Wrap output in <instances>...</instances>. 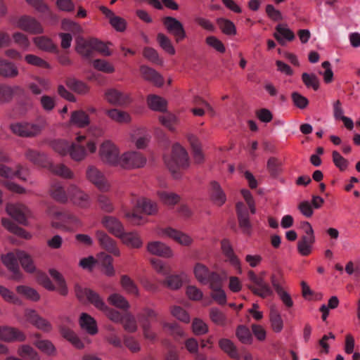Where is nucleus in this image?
<instances>
[{
	"mask_svg": "<svg viewBox=\"0 0 360 360\" xmlns=\"http://www.w3.org/2000/svg\"><path fill=\"white\" fill-rule=\"evenodd\" d=\"M98 142L94 136L87 137L78 133L74 141L65 139L55 140L51 143L53 150L61 156L69 155L75 162H82L89 155L96 153Z\"/></svg>",
	"mask_w": 360,
	"mask_h": 360,
	"instance_id": "nucleus-1",
	"label": "nucleus"
},
{
	"mask_svg": "<svg viewBox=\"0 0 360 360\" xmlns=\"http://www.w3.org/2000/svg\"><path fill=\"white\" fill-rule=\"evenodd\" d=\"M45 117H39L34 122H18L10 125L11 131L22 137H34L39 135L47 126Z\"/></svg>",
	"mask_w": 360,
	"mask_h": 360,
	"instance_id": "nucleus-2",
	"label": "nucleus"
},
{
	"mask_svg": "<svg viewBox=\"0 0 360 360\" xmlns=\"http://www.w3.org/2000/svg\"><path fill=\"white\" fill-rule=\"evenodd\" d=\"M46 215L51 221V226L56 229L70 231L72 227L82 225L81 220L78 217L67 214L53 207H49Z\"/></svg>",
	"mask_w": 360,
	"mask_h": 360,
	"instance_id": "nucleus-3",
	"label": "nucleus"
},
{
	"mask_svg": "<svg viewBox=\"0 0 360 360\" xmlns=\"http://www.w3.org/2000/svg\"><path fill=\"white\" fill-rule=\"evenodd\" d=\"M98 140L96 137H94ZM98 143V141H97ZM98 155L100 160L105 165L117 167L120 157L119 146L110 139H104L97 146Z\"/></svg>",
	"mask_w": 360,
	"mask_h": 360,
	"instance_id": "nucleus-4",
	"label": "nucleus"
},
{
	"mask_svg": "<svg viewBox=\"0 0 360 360\" xmlns=\"http://www.w3.org/2000/svg\"><path fill=\"white\" fill-rule=\"evenodd\" d=\"M165 162L175 179L180 177L176 172V169H186L189 165L188 155L186 149L179 143H174L172 146V155L165 160Z\"/></svg>",
	"mask_w": 360,
	"mask_h": 360,
	"instance_id": "nucleus-5",
	"label": "nucleus"
},
{
	"mask_svg": "<svg viewBox=\"0 0 360 360\" xmlns=\"http://www.w3.org/2000/svg\"><path fill=\"white\" fill-rule=\"evenodd\" d=\"M146 164V158L139 152L136 150H127L121 153L117 167L132 169L144 167Z\"/></svg>",
	"mask_w": 360,
	"mask_h": 360,
	"instance_id": "nucleus-6",
	"label": "nucleus"
},
{
	"mask_svg": "<svg viewBox=\"0 0 360 360\" xmlns=\"http://www.w3.org/2000/svg\"><path fill=\"white\" fill-rule=\"evenodd\" d=\"M302 227L304 231V234L297 243V250L301 255L307 256L312 252L316 238L314 229L309 222H303Z\"/></svg>",
	"mask_w": 360,
	"mask_h": 360,
	"instance_id": "nucleus-7",
	"label": "nucleus"
},
{
	"mask_svg": "<svg viewBox=\"0 0 360 360\" xmlns=\"http://www.w3.org/2000/svg\"><path fill=\"white\" fill-rule=\"evenodd\" d=\"M75 292L77 297L81 301H88L102 312L108 310V306L97 292L80 286H76Z\"/></svg>",
	"mask_w": 360,
	"mask_h": 360,
	"instance_id": "nucleus-8",
	"label": "nucleus"
},
{
	"mask_svg": "<svg viewBox=\"0 0 360 360\" xmlns=\"http://www.w3.org/2000/svg\"><path fill=\"white\" fill-rule=\"evenodd\" d=\"M75 206L86 209L91 206V200L87 193L75 184H70L68 189V200Z\"/></svg>",
	"mask_w": 360,
	"mask_h": 360,
	"instance_id": "nucleus-9",
	"label": "nucleus"
},
{
	"mask_svg": "<svg viewBox=\"0 0 360 360\" xmlns=\"http://www.w3.org/2000/svg\"><path fill=\"white\" fill-rule=\"evenodd\" d=\"M193 273L196 280L202 284L215 283L219 281L220 275L210 271L208 267L201 262H196L193 268Z\"/></svg>",
	"mask_w": 360,
	"mask_h": 360,
	"instance_id": "nucleus-10",
	"label": "nucleus"
},
{
	"mask_svg": "<svg viewBox=\"0 0 360 360\" xmlns=\"http://www.w3.org/2000/svg\"><path fill=\"white\" fill-rule=\"evenodd\" d=\"M13 25L30 34H38L44 32L41 24L37 19L29 15H22L14 20Z\"/></svg>",
	"mask_w": 360,
	"mask_h": 360,
	"instance_id": "nucleus-11",
	"label": "nucleus"
},
{
	"mask_svg": "<svg viewBox=\"0 0 360 360\" xmlns=\"http://www.w3.org/2000/svg\"><path fill=\"white\" fill-rule=\"evenodd\" d=\"M158 235L161 238H168L182 246H191L193 238L188 233L172 227H166L158 230Z\"/></svg>",
	"mask_w": 360,
	"mask_h": 360,
	"instance_id": "nucleus-12",
	"label": "nucleus"
},
{
	"mask_svg": "<svg viewBox=\"0 0 360 360\" xmlns=\"http://www.w3.org/2000/svg\"><path fill=\"white\" fill-rule=\"evenodd\" d=\"M86 179L101 191H108L110 184L103 173L96 166L89 165L85 172Z\"/></svg>",
	"mask_w": 360,
	"mask_h": 360,
	"instance_id": "nucleus-13",
	"label": "nucleus"
},
{
	"mask_svg": "<svg viewBox=\"0 0 360 360\" xmlns=\"http://www.w3.org/2000/svg\"><path fill=\"white\" fill-rule=\"evenodd\" d=\"M104 98L108 103L116 106H125L131 101L129 94L114 88L105 90Z\"/></svg>",
	"mask_w": 360,
	"mask_h": 360,
	"instance_id": "nucleus-14",
	"label": "nucleus"
},
{
	"mask_svg": "<svg viewBox=\"0 0 360 360\" xmlns=\"http://www.w3.org/2000/svg\"><path fill=\"white\" fill-rule=\"evenodd\" d=\"M1 262L6 269L12 274V278L18 281L22 278V274L20 271L18 263L17 252H8L2 255L1 257Z\"/></svg>",
	"mask_w": 360,
	"mask_h": 360,
	"instance_id": "nucleus-15",
	"label": "nucleus"
},
{
	"mask_svg": "<svg viewBox=\"0 0 360 360\" xmlns=\"http://www.w3.org/2000/svg\"><path fill=\"white\" fill-rule=\"evenodd\" d=\"M163 25L166 30L176 37V41H179L186 36L182 23L173 17H165L162 19Z\"/></svg>",
	"mask_w": 360,
	"mask_h": 360,
	"instance_id": "nucleus-16",
	"label": "nucleus"
},
{
	"mask_svg": "<svg viewBox=\"0 0 360 360\" xmlns=\"http://www.w3.org/2000/svg\"><path fill=\"white\" fill-rule=\"evenodd\" d=\"M97 240L101 247L115 256H120L121 252L117 242L103 231L96 232Z\"/></svg>",
	"mask_w": 360,
	"mask_h": 360,
	"instance_id": "nucleus-17",
	"label": "nucleus"
},
{
	"mask_svg": "<svg viewBox=\"0 0 360 360\" xmlns=\"http://www.w3.org/2000/svg\"><path fill=\"white\" fill-rule=\"evenodd\" d=\"M147 251L153 255L171 258L174 257V252L172 248L166 243L153 240L148 243L146 245Z\"/></svg>",
	"mask_w": 360,
	"mask_h": 360,
	"instance_id": "nucleus-18",
	"label": "nucleus"
},
{
	"mask_svg": "<svg viewBox=\"0 0 360 360\" xmlns=\"http://www.w3.org/2000/svg\"><path fill=\"white\" fill-rule=\"evenodd\" d=\"M6 212L20 224H27V216L30 214V210L25 205L22 204H9L6 207Z\"/></svg>",
	"mask_w": 360,
	"mask_h": 360,
	"instance_id": "nucleus-19",
	"label": "nucleus"
},
{
	"mask_svg": "<svg viewBox=\"0 0 360 360\" xmlns=\"http://www.w3.org/2000/svg\"><path fill=\"white\" fill-rule=\"evenodd\" d=\"M157 313L153 309L148 308L145 309L143 314L139 316L144 336L147 339L153 340L155 337V334L150 329V323L148 319H155Z\"/></svg>",
	"mask_w": 360,
	"mask_h": 360,
	"instance_id": "nucleus-20",
	"label": "nucleus"
},
{
	"mask_svg": "<svg viewBox=\"0 0 360 360\" xmlns=\"http://www.w3.org/2000/svg\"><path fill=\"white\" fill-rule=\"evenodd\" d=\"M101 224L111 234L117 238L124 231L122 223L115 217H104L101 220Z\"/></svg>",
	"mask_w": 360,
	"mask_h": 360,
	"instance_id": "nucleus-21",
	"label": "nucleus"
},
{
	"mask_svg": "<svg viewBox=\"0 0 360 360\" xmlns=\"http://www.w3.org/2000/svg\"><path fill=\"white\" fill-rule=\"evenodd\" d=\"M236 212L240 229L244 233L250 234L252 225L250 221L248 211L243 202L236 203Z\"/></svg>",
	"mask_w": 360,
	"mask_h": 360,
	"instance_id": "nucleus-22",
	"label": "nucleus"
},
{
	"mask_svg": "<svg viewBox=\"0 0 360 360\" xmlns=\"http://www.w3.org/2000/svg\"><path fill=\"white\" fill-rule=\"evenodd\" d=\"M248 288L256 295L262 298H266L273 295L274 292L271 287L264 279L259 277L252 284L248 285Z\"/></svg>",
	"mask_w": 360,
	"mask_h": 360,
	"instance_id": "nucleus-23",
	"label": "nucleus"
},
{
	"mask_svg": "<svg viewBox=\"0 0 360 360\" xmlns=\"http://www.w3.org/2000/svg\"><path fill=\"white\" fill-rule=\"evenodd\" d=\"M131 205L136 210H141L146 214H154L158 212V205L145 198H136L131 200Z\"/></svg>",
	"mask_w": 360,
	"mask_h": 360,
	"instance_id": "nucleus-24",
	"label": "nucleus"
},
{
	"mask_svg": "<svg viewBox=\"0 0 360 360\" xmlns=\"http://www.w3.org/2000/svg\"><path fill=\"white\" fill-rule=\"evenodd\" d=\"M129 139L138 149L145 148L149 141V137L146 130L141 128L132 129L129 133Z\"/></svg>",
	"mask_w": 360,
	"mask_h": 360,
	"instance_id": "nucleus-25",
	"label": "nucleus"
},
{
	"mask_svg": "<svg viewBox=\"0 0 360 360\" xmlns=\"http://www.w3.org/2000/svg\"><path fill=\"white\" fill-rule=\"evenodd\" d=\"M101 10L106 18H108L110 24L116 31L123 32L125 30L127 22L124 18L115 15L112 11L106 7L102 6L101 7Z\"/></svg>",
	"mask_w": 360,
	"mask_h": 360,
	"instance_id": "nucleus-26",
	"label": "nucleus"
},
{
	"mask_svg": "<svg viewBox=\"0 0 360 360\" xmlns=\"http://www.w3.org/2000/svg\"><path fill=\"white\" fill-rule=\"evenodd\" d=\"M210 199L217 206H222L226 201V195L220 184L212 181L210 184Z\"/></svg>",
	"mask_w": 360,
	"mask_h": 360,
	"instance_id": "nucleus-27",
	"label": "nucleus"
},
{
	"mask_svg": "<svg viewBox=\"0 0 360 360\" xmlns=\"http://www.w3.org/2000/svg\"><path fill=\"white\" fill-rule=\"evenodd\" d=\"M122 243L131 248H140L143 245V240L137 232H126L125 230L118 238Z\"/></svg>",
	"mask_w": 360,
	"mask_h": 360,
	"instance_id": "nucleus-28",
	"label": "nucleus"
},
{
	"mask_svg": "<svg viewBox=\"0 0 360 360\" xmlns=\"http://www.w3.org/2000/svg\"><path fill=\"white\" fill-rule=\"evenodd\" d=\"M0 339L7 342L23 341L25 339V335L16 328L0 327Z\"/></svg>",
	"mask_w": 360,
	"mask_h": 360,
	"instance_id": "nucleus-29",
	"label": "nucleus"
},
{
	"mask_svg": "<svg viewBox=\"0 0 360 360\" xmlns=\"http://www.w3.org/2000/svg\"><path fill=\"white\" fill-rule=\"evenodd\" d=\"M221 250L229 263L238 271L239 274H242L240 261L234 254L229 240H223L221 241Z\"/></svg>",
	"mask_w": 360,
	"mask_h": 360,
	"instance_id": "nucleus-30",
	"label": "nucleus"
},
{
	"mask_svg": "<svg viewBox=\"0 0 360 360\" xmlns=\"http://www.w3.org/2000/svg\"><path fill=\"white\" fill-rule=\"evenodd\" d=\"M140 71L145 80L153 83L157 86H161L163 84L162 76L154 69L146 65H141Z\"/></svg>",
	"mask_w": 360,
	"mask_h": 360,
	"instance_id": "nucleus-31",
	"label": "nucleus"
},
{
	"mask_svg": "<svg viewBox=\"0 0 360 360\" xmlns=\"http://www.w3.org/2000/svg\"><path fill=\"white\" fill-rule=\"evenodd\" d=\"M90 124L89 116L83 110L72 112L70 118V124L78 128H85Z\"/></svg>",
	"mask_w": 360,
	"mask_h": 360,
	"instance_id": "nucleus-32",
	"label": "nucleus"
},
{
	"mask_svg": "<svg viewBox=\"0 0 360 360\" xmlns=\"http://www.w3.org/2000/svg\"><path fill=\"white\" fill-rule=\"evenodd\" d=\"M222 278L219 277V281L215 283H210V288L212 290L210 293L211 297L219 304H224L226 302V295L221 288Z\"/></svg>",
	"mask_w": 360,
	"mask_h": 360,
	"instance_id": "nucleus-33",
	"label": "nucleus"
},
{
	"mask_svg": "<svg viewBox=\"0 0 360 360\" xmlns=\"http://www.w3.org/2000/svg\"><path fill=\"white\" fill-rule=\"evenodd\" d=\"M188 142L193 149V158L195 163L200 164L205 160V155L201 149V145L198 139L194 134L187 136Z\"/></svg>",
	"mask_w": 360,
	"mask_h": 360,
	"instance_id": "nucleus-34",
	"label": "nucleus"
},
{
	"mask_svg": "<svg viewBox=\"0 0 360 360\" xmlns=\"http://www.w3.org/2000/svg\"><path fill=\"white\" fill-rule=\"evenodd\" d=\"M269 321L271 328L276 333H281L284 327V322L281 313L276 307L272 306L270 308Z\"/></svg>",
	"mask_w": 360,
	"mask_h": 360,
	"instance_id": "nucleus-35",
	"label": "nucleus"
},
{
	"mask_svg": "<svg viewBox=\"0 0 360 360\" xmlns=\"http://www.w3.org/2000/svg\"><path fill=\"white\" fill-rule=\"evenodd\" d=\"M276 30L274 37L282 45H284L287 41H292L295 39L293 32L285 25H277Z\"/></svg>",
	"mask_w": 360,
	"mask_h": 360,
	"instance_id": "nucleus-36",
	"label": "nucleus"
},
{
	"mask_svg": "<svg viewBox=\"0 0 360 360\" xmlns=\"http://www.w3.org/2000/svg\"><path fill=\"white\" fill-rule=\"evenodd\" d=\"M105 114L111 120L120 124H127L131 121V117L127 112L117 108L105 110Z\"/></svg>",
	"mask_w": 360,
	"mask_h": 360,
	"instance_id": "nucleus-37",
	"label": "nucleus"
},
{
	"mask_svg": "<svg viewBox=\"0 0 360 360\" xmlns=\"http://www.w3.org/2000/svg\"><path fill=\"white\" fill-rule=\"evenodd\" d=\"M26 158L42 167H47L50 165V162L46 155L34 150H28L25 153Z\"/></svg>",
	"mask_w": 360,
	"mask_h": 360,
	"instance_id": "nucleus-38",
	"label": "nucleus"
},
{
	"mask_svg": "<svg viewBox=\"0 0 360 360\" xmlns=\"http://www.w3.org/2000/svg\"><path fill=\"white\" fill-rule=\"evenodd\" d=\"M219 347L224 351L232 359L239 360L240 354L238 352L237 347L233 341L228 338H221L219 340Z\"/></svg>",
	"mask_w": 360,
	"mask_h": 360,
	"instance_id": "nucleus-39",
	"label": "nucleus"
},
{
	"mask_svg": "<svg viewBox=\"0 0 360 360\" xmlns=\"http://www.w3.org/2000/svg\"><path fill=\"white\" fill-rule=\"evenodd\" d=\"M18 70L16 65L4 59L0 60V76L6 78H13L18 75Z\"/></svg>",
	"mask_w": 360,
	"mask_h": 360,
	"instance_id": "nucleus-40",
	"label": "nucleus"
},
{
	"mask_svg": "<svg viewBox=\"0 0 360 360\" xmlns=\"http://www.w3.org/2000/svg\"><path fill=\"white\" fill-rule=\"evenodd\" d=\"M79 324L81 328L90 335H95L98 332L95 319L86 313L82 314Z\"/></svg>",
	"mask_w": 360,
	"mask_h": 360,
	"instance_id": "nucleus-41",
	"label": "nucleus"
},
{
	"mask_svg": "<svg viewBox=\"0 0 360 360\" xmlns=\"http://www.w3.org/2000/svg\"><path fill=\"white\" fill-rule=\"evenodd\" d=\"M18 259L22 269L27 273H34L36 271V266L32 257L25 252L17 251Z\"/></svg>",
	"mask_w": 360,
	"mask_h": 360,
	"instance_id": "nucleus-42",
	"label": "nucleus"
},
{
	"mask_svg": "<svg viewBox=\"0 0 360 360\" xmlns=\"http://www.w3.org/2000/svg\"><path fill=\"white\" fill-rule=\"evenodd\" d=\"M147 103L149 108L154 111L165 112L167 110V101L157 95H149L147 98Z\"/></svg>",
	"mask_w": 360,
	"mask_h": 360,
	"instance_id": "nucleus-43",
	"label": "nucleus"
},
{
	"mask_svg": "<svg viewBox=\"0 0 360 360\" xmlns=\"http://www.w3.org/2000/svg\"><path fill=\"white\" fill-rule=\"evenodd\" d=\"M96 263L104 269V272L108 276L114 274V268L112 265V258L105 252H100L97 255Z\"/></svg>",
	"mask_w": 360,
	"mask_h": 360,
	"instance_id": "nucleus-44",
	"label": "nucleus"
},
{
	"mask_svg": "<svg viewBox=\"0 0 360 360\" xmlns=\"http://www.w3.org/2000/svg\"><path fill=\"white\" fill-rule=\"evenodd\" d=\"M209 316L211 321L219 326H225L229 322L226 314L217 307L210 309Z\"/></svg>",
	"mask_w": 360,
	"mask_h": 360,
	"instance_id": "nucleus-45",
	"label": "nucleus"
},
{
	"mask_svg": "<svg viewBox=\"0 0 360 360\" xmlns=\"http://www.w3.org/2000/svg\"><path fill=\"white\" fill-rule=\"evenodd\" d=\"M76 51L80 55L85 58H89L92 56L94 48L92 39L89 40H84L83 38H78L77 39Z\"/></svg>",
	"mask_w": 360,
	"mask_h": 360,
	"instance_id": "nucleus-46",
	"label": "nucleus"
},
{
	"mask_svg": "<svg viewBox=\"0 0 360 360\" xmlns=\"http://www.w3.org/2000/svg\"><path fill=\"white\" fill-rule=\"evenodd\" d=\"M32 41L35 46L41 51L51 52L56 49V46L52 40L45 36L34 37Z\"/></svg>",
	"mask_w": 360,
	"mask_h": 360,
	"instance_id": "nucleus-47",
	"label": "nucleus"
},
{
	"mask_svg": "<svg viewBox=\"0 0 360 360\" xmlns=\"http://www.w3.org/2000/svg\"><path fill=\"white\" fill-rule=\"evenodd\" d=\"M49 167H50L52 173L62 178L72 179L75 177L74 172L64 164L50 165Z\"/></svg>",
	"mask_w": 360,
	"mask_h": 360,
	"instance_id": "nucleus-48",
	"label": "nucleus"
},
{
	"mask_svg": "<svg viewBox=\"0 0 360 360\" xmlns=\"http://www.w3.org/2000/svg\"><path fill=\"white\" fill-rule=\"evenodd\" d=\"M236 336L243 344L251 345L253 342V338L249 328L245 326H238L236 330Z\"/></svg>",
	"mask_w": 360,
	"mask_h": 360,
	"instance_id": "nucleus-49",
	"label": "nucleus"
},
{
	"mask_svg": "<svg viewBox=\"0 0 360 360\" xmlns=\"http://www.w3.org/2000/svg\"><path fill=\"white\" fill-rule=\"evenodd\" d=\"M16 291L18 294L24 296L26 299L30 300L33 302L39 300L40 295L38 292L27 285H18L16 287Z\"/></svg>",
	"mask_w": 360,
	"mask_h": 360,
	"instance_id": "nucleus-50",
	"label": "nucleus"
},
{
	"mask_svg": "<svg viewBox=\"0 0 360 360\" xmlns=\"http://www.w3.org/2000/svg\"><path fill=\"white\" fill-rule=\"evenodd\" d=\"M50 194L58 202H65L68 201V193L60 184H53L51 186Z\"/></svg>",
	"mask_w": 360,
	"mask_h": 360,
	"instance_id": "nucleus-51",
	"label": "nucleus"
},
{
	"mask_svg": "<svg viewBox=\"0 0 360 360\" xmlns=\"http://www.w3.org/2000/svg\"><path fill=\"white\" fill-rule=\"evenodd\" d=\"M108 300L110 304L117 308L124 310H127L129 308V304L128 301L123 295L119 293L111 294L108 297Z\"/></svg>",
	"mask_w": 360,
	"mask_h": 360,
	"instance_id": "nucleus-52",
	"label": "nucleus"
},
{
	"mask_svg": "<svg viewBox=\"0 0 360 360\" xmlns=\"http://www.w3.org/2000/svg\"><path fill=\"white\" fill-rule=\"evenodd\" d=\"M157 41L160 46L168 54L174 55L176 50L170 40V39L162 33L158 34Z\"/></svg>",
	"mask_w": 360,
	"mask_h": 360,
	"instance_id": "nucleus-53",
	"label": "nucleus"
},
{
	"mask_svg": "<svg viewBox=\"0 0 360 360\" xmlns=\"http://www.w3.org/2000/svg\"><path fill=\"white\" fill-rule=\"evenodd\" d=\"M34 344L39 350L48 355H55L56 353V347L48 340H37Z\"/></svg>",
	"mask_w": 360,
	"mask_h": 360,
	"instance_id": "nucleus-54",
	"label": "nucleus"
},
{
	"mask_svg": "<svg viewBox=\"0 0 360 360\" xmlns=\"http://www.w3.org/2000/svg\"><path fill=\"white\" fill-rule=\"evenodd\" d=\"M49 274L57 282L58 290L60 294L66 295L68 292V290L63 276L57 270L53 269L49 270Z\"/></svg>",
	"mask_w": 360,
	"mask_h": 360,
	"instance_id": "nucleus-55",
	"label": "nucleus"
},
{
	"mask_svg": "<svg viewBox=\"0 0 360 360\" xmlns=\"http://www.w3.org/2000/svg\"><path fill=\"white\" fill-rule=\"evenodd\" d=\"M94 68L104 73H113L115 70L114 65L110 62L103 59H96L92 61Z\"/></svg>",
	"mask_w": 360,
	"mask_h": 360,
	"instance_id": "nucleus-56",
	"label": "nucleus"
},
{
	"mask_svg": "<svg viewBox=\"0 0 360 360\" xmlns=\"http://www.w3.org/2000/svg\"><path fill=\"white\" fill-rule=\"evenodd\" d=\"M49 82L45 79L37 78L36 80L30 84L29 87L32 92L34 94H40L44 91L49 89Z\"/></svg>",
	"mask_w": 360,
	"mask_h": 360,
	"instance_id": "nucleus-57",
	"label": "nucleus"
},
{
	"mask_svg": "<svg viewBox=\"0 0 360 360\" xmlns=\"http://www.w3.org/2000/svg\"><path fill=\"white\" fill-rule=\"evenodd\" d=\"M0 295L7 302L13 303L18 305H22V300L17 297L11 290L8 288L0 285Z\"/></svg>",
	"mask_w": 360,
	"mask_h": 360,
	"instance_id": "nucleus-58",
	"label": "nucleus"
},
{
	"mask_svg": "<svg viewBox=\"0 0 360 360\" xmlns=\"http://www.w3.org/2000/svg\"><path fill=\"white\" fill-rule=\"evenodd\" d=\"M12 40L22 50H29L30 42L28 37L25 34L20 32H15L12 35Z\"/></svg>",
	"mask_w": 360,
	"mask_h": 360,
	"instance_id": "nucleus-59",
	"label": "nucleus"
},
{
	"mask_svg": "<svg viewBox=\"0 0 360 360\" xmlns=\"http://www.w3.org/2000/svg\"><path fill=\"white\" fill-rule=\"evenodd\" d=\"M121 285L123 290L128 294L139 295V290L134 281L127 276H122Z\"/></svg>",
	"mask_w": 360,
	"mask_h": 360,
	"instance_id": "nucleus-60",
	"label": "nucleus"
},
{
	"mask_svg": "<svg viewBox=\"0 0 360 360\" xmlns=\"http://www.w3.org/2000/svg\"><path fill=\"white\" fill-rule=\"evenodd\" d=\"M217 23L224 34L226 35H235L236 34V26L231 20L225 18H219Z\"/></svg>",
	"mask_w": 360,
	"mask_h": 360,
	"instance_id": "nucleus-61",
	"label": "nucleus"
},
{
	"mask_svg": "<svg viewBox=\"0 0 360 360\" xmlns=\"http://www.w3.org/2000/svg\"><path fill=\"white\" fill-rule=\"evenodd\" d=\"M158 195L161 201L167 205H174L180 200V196L172 192L160 191Z\"/></svg>",
	"mask_w": 360,
	"mask_h": 360,
	"instance_id": "nucleus-62",
	"label": "nucleus"
},
{
	"mask_svg": "<svg viewBox=\"0 0 360 360\" xmlns=\"http://www.w3.org/2000/svg\"><path fill=\"white\" fill-rule=\"evenodd\" d=\"M17 86L0 84V104L8 102L13 97Z\"/></svg>",
	"mask_w": 360,
	"mask_h": 360,
	"instance_id": "nucleus-63",
	"label": "nucleus"
},
{
	"mask_svg": "<svg viewBox=\"0 0 360 360\" xmlns=\"http://www.w3.org/2000/svg\"><path fill=\"white\" fill-rule=\"evenodd\" d=\"M160 122L171 131H174L178 122L176 116L172 113H167L159 117Z\"/></svg>",
	"mask_w": 360,
	"mask_h": 360,
	"instance_id": "nucleus-64",
	"label": "nucleus"
}]
</instances>
